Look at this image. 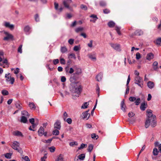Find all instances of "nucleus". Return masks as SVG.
Segmentation results:
<instances>
[{"label":"nucleus","instance_id":"nucleus-9","mask_svg":"<svg viewBox=\"0 0 161 161\" xmlns=\"http://www.w3.org/2000/svg\"><path fill=\"white\" fill-rule=\"evenodd\" d=\"M3 25L5 27L9 28L11 30H13L14 27V25L10 24V22L7 21H4L3 23Z\"/></svg>","mask_w":161,"mask_h":161},{"label":"nucleus","instance_id":"nucleus-11","mask_svg":"<svg viewBox=\"0 0 161 161\" xmlns=\"http://www.w3.org/2000/svg\"><path fill=\"white\" fill-rule=\"evenodd\" d=\"M89 110L82 113V117L83 119L87 120L90 117V114L88 113Z\"/></svg>","mask_w":161,"mask_h":161},{"label":"nucleus","instance_id":"nucleus-3","mask_svg":"<svg viewBox=\"0 0 161 161\" xmlns=\"http://www.w3.org/2000/svg\"><path fill=\"white\" fill-rule=\"evenodd\" d=\"M143 80L140 76H136L135 78L134 83L141 88L143 86Z\"/></svg>","mask_w":161,"mask_h":161},{"label":"nucleus","instance_id":"nucleus-29","mask_svg":"<svg viewBox=\"0 0 161 161\" xmlns=\"http://www.w3.org/2000/svg\"><path fill=\"white\" fill-rule=\"evenodd\" d=\"M147 106V104H146L145 103H142L140 106L141 109L142 111L145 110Z\"/></svg>","mask_w":161,"mask_h":161},{"label":"nucleus","instance_id":"nucleus-17","mask_svg":"<svg viewBox=\"0 0 161 161\" xmlns=\"http://www.w3.org/2000/svg\"><path fill=\"white\" fill-rule=\"evenodd\" d=\"M154 57V54L151 53H148L146 57V59L149 61L151 60Z\"/></svg>","mask_w":161,"mask_h":161},{"label":"nucleus","instance_id":"nucleus-50","mask_svg":"<svg viewBox=\"0 0 161 161\" xmlns=\"http://www.w3.org/2000/svg\"><path fill=\"white\" fill-rule=\"evenodd\" d=\"M11 155L12 154L11 153H7L5 154V157L7 158H10Z\"/></svg>","mask_w":161,"mask_h":161},{"label":"nucleus","instance_id":"nucleus-10","mask_svg":"<svg viewBox=\"0 0 161 161\" xmlns=\"http://www.w3.org/2000/svg\"><path fill=\"white\" fill-rule=\"evenodd\" d=\"M78 78L75 77V74L72 75L70 78L69 80L71 82V84H74L80 83L78 81H76Z\"/></svg>","mask_w":161,"mask_h":161},{"label":"nucleus","instance_id":"nucleus-41","mask_svg":"<svg viewBox=\"0 0 161 161\" xmlns=\"http://www.w3.org/2000/svg\"><path fill=\"white\" fill-rule=\"evenodd\" d=\"M48 149L51 153H53L55 151L56 148L54 146H53L50 147H49Z\"/></svg>","mask_w":161,"mask_h":161},{"label":"nucleus","instance_id":"nucleus-5","mask_svg":"<svg viewBox=\"0 0 161 161\" xmlns=\"http://www.w3.org/2000/svg\"><path fill=\"white\" fill-rule=\"evenodd\" d=\"M6 81L7 82H9L11 84H13L14 82V79L12 77L9 73L6 74L5 75Z\"/></svg>","mask_w":161,"mask_h":161},{"label":"nucleus","instance_id":"nucleus-13","mask_svg":"<svg viewBox=\"0 0 161 161\" xmlns=\"http://www.w3.org/2000/svg\"><path fill=\"white\" fill-rule=\"evenodd\" d=\"M31 28L29 25L25 26L24 29V31L26 35H29L31 32Z\"/></svg>","mask_w":161,"mask_h":161},{"label":"nucleus","instance_id":"nucleus-20","mask_svg":"<svg viewBox=\"0 0 161 161\" xmlns=\"http://www.w3.org/2000/svg\"><path fill=\"white\" fill-rule=\"evenodd\" d=\"M121 110L124 112H125L126 111V110L125 109V108L126 107V106L125 104L124 103V100H123L121 102Z\"/></svg>","mask_w":161,"mask_h":161},{"label":"nucleus","instance_id":"nucleus-58","mask_svg":"<svg viewBox=\"0 0 161 161\" xmlns=\"http://www.w3.org/2000/svg\"><path fill=\"white\" fill-rule=\"evenodd\" d=\"M61 81L62 82H64L66 81V78L64 76L61 77Z\"/></svg>","mask_w":161,"mask_h":161},{"label":"nucleus","instance_id":"nucleus-8","mask_svg":"<svg viewBox=\"0 0 161 161\" xmlns=\"http://www.w3.org/2000/svg\"><path fill=\"white\" fill-rule=\"evenodd\" d=\"M59 93L62 97H64V96L69 94V93L68 92L66 87L64 86L63 87V89L60 90L59 91Z\"/></svg>","mask_w":161,"mask_h":161},{"label":"nucleus","instance_id":"nucleus-56","mask_svg":"<svg viewBox=\"0 0 161 161\" xmlns=\"http://www.w3.org/2000/svg\"><path fill=\"white\" fill-rule=\"evenodd\" d=\"M99 91H100L99 87L98 85L97 84V86H96V91H97V93L98 96H99Z\"/></svg>","mask_w":161,"mask_h":161},{"label":"nucleus","instance_id":"nucleus-21","mask_svg":"<svg viewBox=\"0 0 161 161\" xmlns=\"http://www.w3.org/2000/svg\"><path fill=\"white\" fill-rule=\"evenodd\" d=\"M103 77V74L100 73L98 74L96 76L97 80L98 81H100L101 80Z\"/></svg>","mask_w":161,"mask_h":161},{"label":"nucleus","instance_id":"nucleus-55","mask_svg":"<svg viewBox=\"0 0 161 161\" xmlns=\"http://www.w3.org/2000/svg\"><path fill=\"white\" fill-rule=\"evenodd\" d=\"M22 45H20L18 49V51L19 53H22Z\"/></svg>","mask_w":161,"mask_h":161},{"label":"nucleus","instance_id":"nucleus-28","mask_svg":"<svg viewBox=\"0 0 161 161\" xmlns=\"http://www.w3.org/2000/svg\"><path fill=\"white\" fill-rule=\"evenodd\" d=\"M115 23L112 21H110L108 23V26L110 28L113 27L115 25Z\"/></svg>","mask_w":161,"mask_h":161},{"label":"nucleus","instance_id":"nucleus-42","mask_svg":"<svg viewBox=\"0 0 161 161\" xmlns=\"http://www.w3.org/2000/svg\"><path fill=\"white\" fill-rule=\"evenodd\" d=\"M85 157V156L84 154H81L78 156V158L81 160H83Z\"/></svg>","mask_w":161,"mask_h":161},{"label":"nucleus","instance_id":"nucleus-2","mask_svg":"<svg viewBox=\"0 0 161 161\" xmlns=\"http://www.w3.org/2000/svg\"><path fill=\"white\" fill-rule=\"evenodd\" d=\"M69 89L70 91L73 94V95L79 97L81 91V86L80 83L70 84Z\"/></svg>","mask_w":161,"mask_h":161},{"label":"nucleus","instance_id":"nucleus-37","mask_svg":"<svg viewBox=\"0 0 161 161\" xmlns=\"http://www.w3.org/2000/svg\"><path fill=\"white\" fill-rule=\"evenodd\" d=\"M120 27H119L118 26H116L115 27V30L116 31H117V33L119 35H121V33L120 31Z\"/></svg>","mask_w":161,"mask_h":161},{"label":"nucleus","instance_id":"nucleus-4","mask_svg":"<svg viewBox=\"0 0 161 161\" xmlns=\"http://www.w3.org/2000/svg\"><path fill=\"white\" fill-rule=\"evenodd\" d=\"M19 143L17 141H14L12 145V147L14 149L17 150L21 154H22L23 152L22 149L19 147Z\"/></svg>","mask_w":161,"mask_h":161},{"label":"nucleus","instance_id":"nucleus-33","mask_svg":"<svg viewBox=\"0 0 161 161\" xmlns=\"http://www.w3.org/2000/svg\"><path fill=\"white\" fill-rule=\"evenodd\" d=\"M60 51L62 53H64L67 52V49L65 47H61Z\"/></svg>","mask_w":161,"mask_h":161},{"label":"nucleus","instance_id":"nucleus-34","mask_svg":"<svg viewBox=\"0 0 161 161\" xmlns=\"http://www.w3.org/2000/svg\"><path fill=\"white\" fill-rule=\"evenodd\" d=\"M21 114L23 115L26 116V117H28L29 116L28 113L26 111H23L21 112Z\"/></svg>","mask_w":161,"mask_h":161},{"label":"nucleus","instance_id":"nucleus-27","mask_svg":"<svg viewBox=\"0 0 161 161\" xmlns=\"http://www.w3.org/2000/svg\"><path fill=\"white\" fill-rule=\"evenodd\" d=\"M88 57L93 61H95L96 60V56L95 55L89 54L88 55Z\"/></svg>","mask_w":161,"mask_h":161},{"label":"nucleus","instance_id":"nucleus-45","mask_svg":"<svg viewBox=\"0 0 161 161\" xmlns=\"http://www.w3.org/2000/svg\"><path fill=\"white\" fill-rule=\"evenodd\" d=\"M86 146H87V144L82 143L81 144L80 147L78 148V149L79 150H80V149H83L85 147H86Z\"/></svg>","mask_w":161,"mask_h":161},{"label":"nucleus","instance_id":"nucleus-53","mask_svg":"<svg viewBox=\"0 0 161 161\" xmlns=\"http://www.w3.org/2000/svg\"><path fill=\"white\" fill-rule=\"evenodd\" d=\"M141 58L140 54L138 52L136 54V58L137 60L140 59Z\"/></svg>","mask_w":161,"mask_h":161},{"label":"nucleus","instance_id":"nucleus-48","mask_svg":"<svg viewBox=\"0 0 161 161\" xmlns=\"http://www.w3.org/2000/svg\"><path fill=\"white\" fill-rule=\"evenodd\" d=\"M93 146L92 144H90L88 146V152H91L93 149Z\"/></svg>","mask_w":161,"mask_h":161},{"label":"nucleus","instance_id":"nucleus-54","mask_svg":"<svg viewBox=\"0 0 161 161\" xmlns=\"http://www.w3.org/2000/svg\"><path fill=\"white\" fill-rule=\"evenodd\" d=\"M60 60L61 64H65V61L63 58H60Z\"/></svg>","mask_w":161,"mask_h":161},{"label":"nucleus","instance_id":"nucleus-62","mask_svg":"<svg viewBox=\"0 0 161 161\" xmlns=\"http://www.w3.org/2000/svg\"><path fill=\"white\" fill-rule=\"evenodd\" d=\"M35 18L36 22H38L39 21V17L38 14H36L35 15Z\"/></svg>","mask_w":161,"mask_h":161},{"label":"nucleus","instance_id":"nucleus-61","mask_svg":"<svg viewBox=\"0 0 161 161\" xmlns=\"http://www.w3.org/2000/svg\"><path fill=\"white\" fill-rule=\"evenodd\" d=\"M53 62L54 64L56 65L59 63V61L58 59H55L53 60Z\"/></svg>","mask_w":161,"mask_h":161},{"label":"nucleus","instance_id":"nucleus-60","mask_svg":"<svg viewBox=\"0 0 161 161\" xmlns=\"http://www.w3.org/2000/svg\"><path fill=\"white\" fill-rule=\"evenodd\" d=\"M136 98L135 97H130L129 98V100L131 102H134L135 101Z\"/></svg>","mask_w":161,"mask_h":161},{"label":"nucleus","instance_id":"nucleus-6","mask_svg":"<svg viewBox=\"0 0 161 161\" xmlns=\"http://www.w3.org/2000/svg\"><path fill=\"white\" fill-rule=\"evenodd\" d=\"M3 32L5 36L3 38L4 40L8 41L9 40L13 39L14 36L9 32L4 31H3Z\"/></svg>","mask_w":161,"mask_h":161},{"label":"nucleus","instance_id":"nucleus-44","mask_svg":"<svg viewBox=\"0 0 161 161\" xmlns=\"http://www.w3.org/2000/svg\"><path fill=\"white\" fill-rule=\"evenodd\" d=\"M59 132L58 130L57 129H55L53 132V134L54 135L57 136L59 135Z\"/></svg>","mask_w":161,"mask_h":161},{"label":"nucleus","instance_id":"nucleus-57","mask_svg":"<svg viewBox=\"0 0 161 161\" xmlns=\"http://www.w3.org/2000/svg\"><path fill=\"white\" fill-rule=\"evenodd\" d=\"M100 5L102 6H104L106 5V3L104 1H101L100 2Z\"/></svg>","mask_w":161,"mask_h":161},{"label":"nucleus","instance_id":"nucleus-26","mask_svg":"<svg viewBox=\"0 0 161 161\" xmlns=\"http://www.w3.org/2000/svg\"><path fill=\"white\" fill-rule=\"evenodd\" d=\"M27 117H26L25 116H22L21 117L20 121L22 123H25L27 121Z\"/></svg>","mask_w":161,"mask_h":161},{"label":"nucleus","instance_id":"nucleus-59","mask_svg":"<svg viewBox=\"0 0 161 161\" xmlns=\"http://www.w3.org/2000/svg\"><path fill=\"white\" fill-rule=\"evenodd\" d=\"M80 8H81V9H83L85 10H86L87 8L86 6L83 4H82L81 5Z\"/></svg>","mask_w":161,"mask_h":161},{"label":"nucleus","instance_id":"nucleus-51","mask_svg":"<svg viewBox=\"0 0 161 161\" xmlns=\"http://www.w3.org/2000/svg\"><path fill=\"white\" fill-rule=\"evenodd\" d=\"M91 137L92 138L96 140L98 138V135H96V134L94 133L91 135Z\"/></svg>","mask_w":161,"mask_h":161},{"label":"nucleus","instance_id":"nucleus-39","mask_svg":"<svg viewBox=\"0 0 161 161\" xmlns=\"http://www.w3.org/2000/svg\"><path fill=\"white\" fill-rule=\"evenodd\" d=\"M158 153V151L157 148H154L153 149V153L154 155H157Z\"/></svg>","mask_w":161,"mask_h":161},{"label":"nucleus","instance_id":"nucleus-30","mask_svg":"<svg viewBox=\"0 0 161 161\" xmlns=\"http://www.w3.org/2000/svg\"><path fill=\"white\" fill-rule=\"evenodd\" d=\"M158 65V63L157 61H155L153 62V69L156 70L158 69L157 65Z\"/></svg>","mask_w":161,"mask_h":161},{"label":"nucleus","instance_id":"nucleus-52","mask_svg":"<svg viewBox=\"0 0 161 161\" xmlns=\"http://www.w3.org/2000/svg\"><path fill=\"white\" fill-rule=\"evenodd\" d=\"M136 101L135 102V104L136 105H138L140 103V98H138L137 99H136Z\"/></svg>","mask_w":161,"mask_h":161},{"label":"nucleus","instance_id":"nucleus-64","mask_svg":"<svg viewBox=\"0 0 161 161\" xmlns=\"http://www.w3.org/2000/svg\"><path fill=\"white\" fill-rule=\"evenodd\" d=\"M22 158L25 161H30L29 158L27 156H25L24 157H22Z\"/></svg>","mask_w":161,"mask_h":161},{"label":"nucleus","instance_id":"nucleus-7","mask_svg":"<svg viewBox=\"0 0 161 161\" xmlns=\"http://www.w3.org/2000/svg\"><path fill=\"white\" fill-rule=\"evenodd\" d=\"M72 2V0H64L63 2V4L64 7L68 9L70 11L72 10V9L69 6V4Z\"/></svg>","mask_w":161,"mask_h":161},{"label":"nucleus","instance_id":"nucleus-16","mask_svg":"<svg viewBox=\"0 0 161 161\" xmlns=\"http://www.w3.org/2000/svg\"><path fill=\"white\" fill-rule=\"evenodd\" d=\"M58 4L57 3H54V7L55 9L57 10L58 13L61 12L63 9V8L62 6H60L59 8H58Z\"/></svg>","mask_w":161,"mask_h":161},{"label":"nucleus","instance_id":"nucleus-25","mask_svg":"<svg viewBox=\"0 0 161 161\" xmlns=\"http://www.w3.org/2000/svg\"><path fill=\"white\" fill-rule=\"evenodd\" d=\"M55 161H64L63 156L62 154H60L57 157L55 160Z\"/></svg>","mask_w":161,"mask_h":161},{"label":"nucleus","instance_id":"nucleus-12","mask_svg":"<svg viewBox=\"0 0 161 161\" xmlns=\"http://www.w3.org/2000/svg\"><path fill=\"white\" fill-rule=\"evenodd\" d=\"M38 133L39 135L40 136H42L43 135H44V136H46L47 134V132H44V129L42 126L39 129L38 131Z\"/></svg>","mask_w":161,"mask_h":161},{"label":"nucleus","instance_id":"nucleus-35","mask_svg":"<svg viewBox=\"0 0 161 161\" xmlns=\"http://www.w3.org/2000/svg\"><path fill=\"white\" fill-rule=\"evenodd\" d=\"M84 28L82 27H80L75 29V31L77 33H78L80 31H83Z\"/></svg>","mask_w":161,"mask_h":161},{"label":"nucleus","instance_id":"nucleus-46","mask_svg":"<svg viewBox=\"0 0 161 161\" xmlns=\"http://www.w3.org/2000/svg\"><path fill=\"white\" fill-rule=\"evenodd\" d=\"M2 93L3 95H7L8 94V92L6 90H2Z\"/></svg>","mask_w":161,"mask_h":161},{"label":"nucleus","instance_id":"nucleus-15","mask_svg":"<svg viewBox=\"0 0 161 161\" xmlns=\"http://www.w3.org/2000/svg\"><path fill=\"white\" fill-rule=\"evenodd\" d=\"M110 45L114 49L117 51H120L121 50L120 45L118 44L111 43Z\"/></svg>","mask_w":161,"mask_h":161},{"label":"nucleus","instance_id":"nucleus-49","mask_svg":"<svg viewBox=\"0 0 161 161\" xmlns=\"http://www.w3.org/2000/svg\"><path fill=\"white\" fill-rule=\"evenodd\" d=\"M78 144L77 142H71L69 143V145L72 147L74 146L75 145L77 146Z\"/></svg>","mask_w":161,"mask_h":161},{"label":"nucleus","instance_id":"nucleus-22","mask_svg":"<svg viewBox=\"0 0 161 161\" xmlns=\"http://www.w3.org/2000/svg\"><path fill=\"white\" fill-rule=\"evenodd\" d=\"M135 34L137 36H140L143 34V31L142 30L138 29L136 31Z\"/></svg>","mask_w":161,"mask_h":161},{"label":"nucleus","instance_id":"nucleus-31","mask_svg":"<svg viewBox=\"0 0 161 161\" xmlns=\"http://www.w3.org/2000/svg\"><path fill=\"white\" fill-rule=\"evenodd\" d=\"M68 58H73L75 59H76V57L75 55L73 53H71L69 54L68 55Z\"/></svg>","mask_w":161,"mask_h":161},{"label":"nucleus","instance_id":"nucleus-38","mask_svg":"<svg viewBox=\"0 0 161 161\" xmlns=\"http://www.w3.org/2000/svg\"><path fill=\"white\" fill-rule=\"evenodd\" d=\"M88 105L89 103L88 102H85L82 104L81 108L83 109L86 108H87Z\"/></svg>","mask_w":161,"mask_h":161},{"label":"nucleus","instance_id":"nucleus-23","mask_svg":"<svg viewBox=\"0 0 161 161\" xmlns=\"http://www.w3.org/2000/svg\"><path fill=\"white\" fill-rule=\"evenodd\" d=\"M75 73L74 74L75 75L76 74L78 75H80L82 73L81 69L79 68H76L75 69Z\"/></svg>","mask_w":161,"mask_h":161},{"label":"nucleus","instance_id":"nucleus-43","mask_svg":"<svg viewBox=\"0 0 161 161\" xmlns=\"http://www.w3.org/2000/svg\"><path fill=\"white\" fill-rule=\"evenodd\" d=\"M29 106L31 109H35L36 108V106L33 103H30L29 104Z\"/></svg>","mask_w":161,"mask_h":161},{"label":"nucleus","instance_id":"nucleus-14","mask_svg":"<svg viewBox=\"0 0 161 161\" xmlns=\"http://www.w3.org/2000/svg\"><path fill=\"white\" fill-rule=\"evenodd\" d=\"M61 122L60 121L57 120L54 125V128L58 130H60L61 128Z\"/></svg>","mask_w":161,"mask_h":161},{"label":"nucleus","instance_id":"nucleus-19","mask_svg":"<svg viewBox=\"0 0 161 161\" xmlns=\"http://www.w3.org/2000/svg\"><path fill=\"white\" fill-rule=\"evenodd\" d=\"M147 84L148 87L150 89L153 88L154 86V83L153 81H149Z\"/></svg>","mask_w":161,"mask_h":161},{"label":"nucleus","instance_id":"nucleus-47","mask_svg":"<svg viewBox=\"0 0 161 161\" xmlns=\"http://www.w3.org/2000/svg\"><path fill=\"white\" fill-rule=\"evenodd\" d=\"M156 43L157 45H160L161 44V37L158 38L156 40Z\"/></svg>","mask_w":161,"mask_h":161},{"label":"nucleus","instance_id":"nucleus-1","mask_svg":"<svg viewBox=\"0 0 161 161\" xmlns=\"http://www.w3.org/2000/svg\"><path fill=\"white\" fill-rule=\"evenodd\" d=\"M147 118L145 122V127L147 128L150 125L151 127H153L156 125L157 121L156 116L153 115L152 111L151 110L148 109L147 111Z\"/></svg>","mask_w":161,"mask_h":161},{"label":"nucleus","instance_id":"nucleus-63","mask_svg":"<svg viewBox=\"0 0 161 161\" xmlns=\"http://www.w3.org/2000/svg\"><path fill=\"white\" fill-rule=\"evenodd\" d=\"M74 40L73 39H70L68 40V43L70 45H72L74 42Z\"/></svg>","mask_w":161,"mask_h":161},{"label":"nucleus","instance_id":"nucleus-40","mask_svg":"<svg viewBox=\"0 0 161 161\" xmlns=\"http://www.w3.org/2000/svg\"><path fill=\"white\" fill-rule=\"evenodd\" d=\"M93 42L92 40H90L89 42L87 43V46L90 48H92L93 47Z\"/></svg>","mask_w":161,"mask_h":161},{"label":"nucleus","instance_id":"nucleus-18","mask_svg":"<svg viewBox=\"0 0 161 161\" xmlns=\"http://www.w3.org/2000/svg\"><path fill=\"white\" fill-rule=\"evenodd\" d=\"M90 17L92 18L90 20V21L93 23H95L98 19L97 16L95 14H92L90 16Z\"/></svg>","mask_w":161,"mask_h":161},{"label":"nucleus","instance_id":"nucleus-36","mask_svg":"<svg viewBox=\"0 0 161 161\" xmlns=\"http://www.w3.org/2000/svg\"><path fill=\"white\" fill-rule=\"evenodd\" d=\"M80 49V45L75 46L74 47L73 50L75 51H77Z\"/></svg>","mask_w":161,"mask_h":161},{"label":"nucleus","instance_id":"nucleus-32","mask_svg":"<svg viewBox=\"0 0 161 161\" xmlns=\"http://www.w3.org/2000/svg\"><path fill=\"white\" fill-rule=\"evenodd\" d=\"M4 52L2 51H0V62L3 61V59H4Z\"/></svg>","mask_w":161,"mask_h":161},{"label":"nucleus","instance_id":"nucleus-24","mask_svg":"<svg viewBox=\"0 0 161 161\" xmlns=\"http://www.w3.org/2000/svg\"><path fill=\"white\" fill-rule=\"evenodd\" d=\"M14 134L16 136H23V135L22 133L18 130H16L14 132Z\"/></svg>","mask_w":161,"mask_h":161}]
</instances>
